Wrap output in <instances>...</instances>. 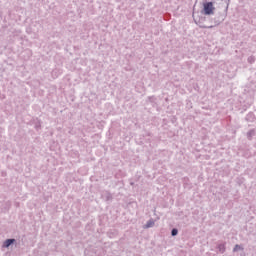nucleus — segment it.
Returning a JSON list of instances; mask_svg holds the SVG:
<instances>
[{"mask_svg": "<svg viewBox=\"0 0 256 256\" xmlns=\"http://www.w3.org/2000/svg\"><path fill=\"white\" fill-rule=\"evenodd\" d=\"M204 15H215V6L213 2H205L203 4Z\"/></svg>", "mask_w": 256, "mask_h": 256, "instance_id": "nucleus-1", "label": "nucleus"}, {"mask_svg": "<svg viewBox=\"0 0 256 256\" xmlns=\"http://www.w3.org/2000/svg\"><path fill=\"white\" fill-rule=\"evenodd\" d=\"M150 227H155V220L151 219L149 220L145 226H144V229H150Z\"/></svg>", "mask_w": 256, "mask_h": 256, "instance_id": "nucleus-2", "label": "nucleus"}, {"mask_svg": "<svg viewBox=\"0 0 256 256\" xmlns=\"http://www.w3.org/2000/svg\"><path fill=\"white\" fill-rule=\"evenodd\" d=\"M14 242H15V239H7V240L4 242L3 247H6V248L11 247V245H13Z\"/></svg>", "mask_w": 256, "mask_h": 256, "instance_id": "nucleus-3", "label": "nucleus"}, {"mask_svg": "<svg viewBox=\"0 0 256 256\" xmlns=\"http://www.w3.org/2000/svg\"><path fill=\"white\" fill-rule=\"evenodd\" d=\"M178 233H179V230H177V228H173L171 231L172 237H176V235H178Z\"/></svg>", "mask_w": 256, "mask_h": 256, "instance_id": "nucleus-4", "label": "nucleus"}, {"mask_svg": "<svg viewBox=\"0 0 256 256\" xmlns=\"http://www.w3.org/2000/svg\"><path fill=\"white\" fill-rule=\"evenodd\" d=\"M113 199V196L111 195V193L106 192V201H111Z\"/></svg>", "mask_w": 256, "mask_h": 256, "instance_id": "nucleus-5", "label": "nucleus"}, {"mask_svg": "<svg viewBox=\"0 0 256 256\" xmlns=\"http://www.w3.org/2000/svg\"><path fill=\"white\" fill-rule=\"evenodd\" d=\"M219 251H221L222 253H225V246L223 244L219 245Z\"/></svg>", "mask_w": 256, "mask_h": 256, "instance_id": "nucleus-6", "label": "nucleus"}, {"mask_svg": "<svg viewBox=\"0 0 256 256\" xmlns=\"http://www.w3.org/2000/svg\"><path fill=\"white\" fill-rule=\"evenodd\" d=\"M239 249H241V246H239L238 244L235 245L233 251L236 252L238 251Z\"/></svg>", "mask_w": 256, "mask_h": 256, "instance_id": "nucleus-7", "label": "nucleus"}]
</instances>
